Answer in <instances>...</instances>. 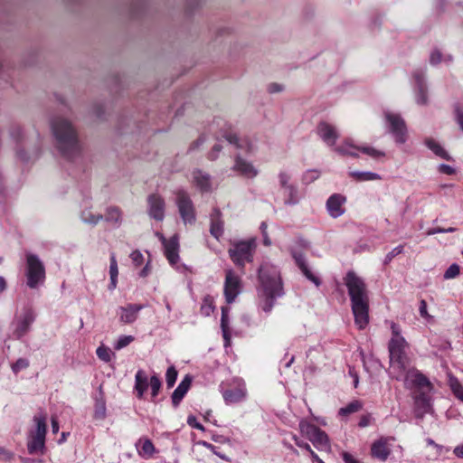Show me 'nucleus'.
<instances>
[{"instance_id":"1","label":"nucleus","mask_w":463,"mask_h":463,"mask_svg":"<svg viewBox=\"0 0 463 463\" xmlns=\"http://www.w3.org/2000/svg\"><path fill=\"white\" fill-rule=\"evenodd\" d=\"M258 282L259 307L265 313H270L276 304V299L281 298L285 293L280 271L274 265L263 263L258 271Z\"/></svg>"},{"instance_id":"2","label":"nucleus","mask_w":463,"mask_h":463,"mask_svg":"<svg viewBox=\"0 0 463 463\" xmlns=\"http://www.w3.org/2000/svg\"><path fill=\"white\" fill-rule=\"evenodd\" d=\"M344 283L347 288L354 323L360 330L369 324V294L364 280L354 271L349 270Z\"/></svg>"},{"instance_id":"3","label":"nucleus","mask_w":463,"mask_h":463,"mask_svg":"<svg viewBox=\"0 0 463 463\" xmlns=\"http://www.w3.org/2000/svg\"><path fill=\"white\" fill-rule=\"evenodd\" d=\"M52 130L57 141V147L64 158L73 160L80 155L78 135L71 122L56 118L52 121Z\"/></svg>"},{"instance_id":"4","label":"nucleus","mask_w":463,"mask_h":463,"mask_svg":"<svg viewBox=\"0 0 463 463\" xmlns=\"http://www.w3.org/2000/svg\"><path fill=\"white\" fill-rule=\"evenodd\" d=\"M392 338L388 344L390 357V374L392 378L400 379L408 365V356L405 349L408 345L405 338L402 335L401 326L392 322L391 324Z\"/></svg>"},{"instance_id":"5","label":"nucleus","mask_w":463,"mask_h":463,"mask_svg":"<svg viewBox=\"0 0 463 463\" xmlns=\"http://www.w3.org/2000/svg\"><path fill=\"white\" fill-rule=\"evenodd\" d=\"M33 421L36 424L35 430L28 434L27 450L31 455L45 454V436L47 432L46 415L40 413L34 415Z\"/></svg>"},{"instance_id":"6","label":"nucleus","mask_w":463,"mask_h":463,"mask_svg":"<svg viewBox=\"0 0 463 463\" xmlns=\"http://www.w3.org/2000/svg\"><path fill=\"white\" fill-rule=\"evenodd\" d=\"M26 284L30 288H36L46 279L45 267L40 258L33 253L26 255Z\"/></svg>"},{"instance_id":"7","label":"nucleus","mask_w":463,"mask_h":463,"mask_svg":"<svg viewBox=\"0 0 463 463\" xmlns=\"http://www.w3.org/2000/svg\"><path fill=\"white\" fill-rule=\"evenodd\" d=\"M255 250L256 242L254 239L241 241L234 242L232 248L229 249V256L237 267L244 269L246 262L253 261Z\"/></svg>"},{"instance_id":"8","label":"nucleus","mask_w":463,"mask_h":463,"mask_svg":"<svg viewBox=\"0 0 463 463\" xmlns=\"http://www.w3.org/2000/svg\"><path fill=\"white\" fill-rule=\"evenodd\" d=\"M175 195L176 205L178 207V212L183 222L185 224L194 223L196 220L195 208L187 192L184 190H178L175 192Z\"/></svg>"},{"instance_id":"9","label":"nucleus","mask_w":463,"mask_h":463,"mask_svg":"<svg viewBox=\"0 0 463 463\" xmlns=\"http://www.w3.org/2000/svg\"><path fill=\"white\" fill-rule=\"evenodd\" d=\"M300 429L317 449H327L330 448L327 434L317 425L311 423H300Z\"/></svg>"},{"instance_id":"10","label":"nucleus","mask_w":463,"mask_h":463,"mask_svg":"<svg viewBox=\"0 0 463 463\" xmlns=\"http://www.w3.org/2000/svg\"><path fill=\"white\" fill-rule=\"evenodd\" d=\"M335 152L342 156H349L352 157L357 156V151H360L374 159L383 157L385 156L384 152L375 149L373 146H356L353 145L349 140H345L344 143L335 148Z\"/></svg>"},{"instance_id":"11","label":"nucleus","mask_w":463,"mask_h":463,"mask_svg":"<svg viewBox=\"0 0 463 463\" xmlns=\"http://www.w3.org/2000/svg\"><path fill=\"white\" fill-rule=\"evenodd\" d=\"M385 119L389 124V130L399 144H403L407 139V127L404 119L399 114L385 112Z\"/></svg>"},{"instance_id":"12","label":"nucleus","mask_w":463,"mask_h":463,"mask_svg":"<svg viewBox=\"0 0 463 463\" xmlns=\"http://www.w3.org/2000/svg\"><path fill=\"white\" fill-rule=\"evenodd\" d=\"M242 282L241 278L232 269L226 270L223 294L227 304H232L241 291Z\"/></svg>"},{"instance_id":"13","label":"nucleus","mask_w":463,"mask_h":463,"mask_svg":"<svg viewBox=\"0 0 463 463\" xmlns=\"http://www.w3.org/2000/svg\"><path fill=\"white\" fill-rule=\"evenodd\" d=\"M390 439L394 440V438L382 437L379 439L373 441L371 446L372 457L383 462L386 461L392 451L389 445Z\"/></svg>"},{"instance_id":"14","label":"nucleus","mask_w":463,"mask_h":463,"mask_svg":"<svg viewBox=\"0 0 463 463\" xmlns=\"http://www.w3.org/2000/svg\"><path fill=\"white\" fill-rule=\"evenodd\" d=\"M317 133L320 138L330 146H334L339 137L336 128L326 121L318 123Z\"/></svg>"},{"instance_id":"15","label":"nucleus","mask_w":463,"mask_h":463,"mask_svg":"<svg viewBox=\"0 0 463 463\" xmlns=\"http://www.w3.org/2000/svg\"><path fill=\"white\" fill-rule=\"evenodd\" d=\"M161 241L164 245L165 258L167 259L171 265L176 264L179 260L178 235L175 234L168 240L162 236Z\"/></svg>"},{"instance_id":"16","label":"nucleus","mask_w":463,"mask_h":463,"mask_svg":"<svg viewBox=\"0 0 463 463\" xmlns=\"http://www.w3.org/2000/svg\"><path fill=\"white\" fill-rule=\"evenodd\" d=\"M247 395L245 383L240 381L236 386L227 389L222 392V397L226 404L238 403L242 402Z\"/></svg>"},{"instance_id":"17","label":"nucleus","mask_w":463,"mask_h":463,"mask_svg":"<svg viewBox=\"0 0 463 463\" xmlns=\"http://www.w3.org/2000/svg\"><path fill=\"white\" fill-rule=\"evenodd\" d=\"M210 233L217 241H219L224 233L222 213L217 207H214L210 213Z\"/></svg>"},{"instance_id":"18","label":"nucleus","mask_w":463,"mask_h":463,"mask_svg":"<svg viewBox=\"0 0 463 463\" xmlns=\"http://www.w3.org/2000/svg\"><path fill=\"white\" fill-rule=\"evenodd\" d=\"M149 215L156 221H163L165 217V200L157 194H153L147 199Z\"/></svg>"},{"instance_id":"19","label":"nucleus","mask_w":463,"mask_h":463,"mask_svg":"<svg viewBox=\"0 0 463 463\" xmlns=\"http://www.w3.org/2000/svg\"><path fill=\"white\" fill-rule=\"evenodd\" d=\"M346 198L340 194H332L326 201V209L329 215L333 218H338L345 213L344 204Z\"/></svg>"},{"instance_id":"20","label":"nucleus","mask_w":463,"mask_h":463,"mask_svg":"<svg viewBox=\"0 0 463 463\" xmlns=\"http://www.w3.org/2000/svg\"><path fill=\"white\" fill-rule=\"evenodd\" d=\"M145 307L144 305L141 304H128L125 307H120L118 309L119 321L123 324H132L134 323L140 310Z\"/></svg>"},{"instance_id":"21","label":"nucleus","mask_w":463,"mask_h":463,"mask_svg":"<svg viewBox=\"0 0 463 463\" xmlns=\"http://www.w3.org/2000/svg\"><path fill=\"white\" fill-rule=\"evenodd\" d=\"M292 257L295 260V262L298 269L301 270L303 275L311 282H313L317 287L320 286L321 280L318 277H317L308 267L306 262L305 257L300 252H293Z\"/></svg>"},{"instance_id":"22","label":"nucleus","mask_w":463,"mask_h":463,"mask_svg":"<svg viewBox=\"0 0 463 463\" xmlns=\"http://www.w3.org/2000/svg\"><path fill=\"white\" fill-rule=\"evenodd\" d=\"M430 410V397L424 392H419L414 396V413L417 418H422Z\"/></svg>"},{"instance_id":"23","label":"nucleus","mask_w":463,"mask_h":463,"mask_svg":"<svg viewBox=\"0 0 463 463\" xmlns=\"http://www.w3.org/2000/svg\"><path fill=\"white\" fill-rule=\"evenodd\" d=\"M193 378L186 374L172 394V403L175 408L178 407L192 385Z\"/></svg>"},{"instance_id":"24","label":"nucleus","mask_w":463,"mask_h":463,"mask_svg":"<svg viewBox=\"0 0 463 463\" xmlns=\"http://www.w3.org/2000/svg\"><path fill=\"white\" fill-rule=\"evenodd\" d=\"M408 364L410 363L408 362ZM409 365H407L404 374L399 380H411L412 384L419 388L429 387L430 385L429 379L419 371L409 369Z\"/></svg>"},{"instance_id":"25","label":"nucleus","mask_w":463,"mask_h":463,"mask_svg":"<svg viewBox=\"0 0 463 463\" xmlns=\"http://www.w3.org/2000/svg\"><path fill=\"white\" fill-rule=\"evenodd\" d=\"M34 314L32 310H27L22 319L18 322L17 326L14 332V335L17 339H21L30 330L31 325L34 321Z\"/></svg>"},{"instance_id":"26","label":"nucleus","mask_w":463,"mask_h":463,"mask_svg":"<svg viewBox=\"0 0 463 463\" xmlns=\"http://www.w3.org/2000/svg\"><path fill=\"white\" fill-rule=\"evenodd\" d=\"M149 386L148 376L146 373L139 369L135 374V386L134 392L136 396L141 400L144 398V394Z\"/></svg>"},{"instance_id":"27","label":"nucleus","mask_w":463,"mask_h":463,"mask_svg":"<svg viewBox=\"0 0 463 463\" xmlns=\"http://www.w3.org/2000/svg\"><path fill=\"white\" fill-rule=\"evenodd\" d=\"M233 170L239 172L247 178H253L258 175V170L250 162L244 160L240 156L235 157Z\"/></svg>"},{"instance_id":"28","label":"nucleus","mask_w":463,"mask_h":463,"mask_svg":"<svg viewBox=\"0 0 463 463\" xmlns=\"http://www.w3.org/2000/svg\"><path fill=\"white\" fill-rule=\"evenodd\" d=\"M425 144L437 156L447 161L451 160V156L449 153L434 139H426Z\"/></svg>"},{"instance_id":"29","label":"nucleus","mask_w":463,"mask_h":463,"mask_svg":"<svg viewBox=\"0 0 463 463\" xmlns=\"http://www.w3.org/2000/svg\"><path fill=\"white\" fill-rule=\"evenodd\" d=\"M194 179L196 184V185L202 190V191H209L211 188V182L210 177L208 175L203 174L201 170H197L194 172Z\"/></svg>"},{"instance_id":"30","label":"nucleus","mask_w":463,"mask_h":463,"mask_svg":"<svg viewBox=\"0 0 463 463\" xmlns=\"http://www.w3.org/2000/svg\"><path fill=\"white\" fill-rule=\"evenodd\" d=\"M362 408L363 402L358 400H354L348 403L346 406L340 408L338 411V415L345 417L359 411L360 410H362Z\"/></svg>"},{"instance_id":"31","label":"nucleus","mask_w":463,"mask_h":463,"mask_svg":"<svg viewBox=\"0 0 463 463\" xmlns=\"http://www.w3.org/2000/svg\"><path fill=\"white\" fill-rule=\"evenodd\" d=\"M228 313H229V307H222L221 327H222L223 338L227 342L230 341Z\"/></svg>"},{"instance_id":"32","label":"nucleus","mask_w":463,"mask_h":463,"mask_svg":"<svg viewBox=\"0 0 463 463\" xmlns=\"http://www.w3.org/2000/svg\"><path fill=\"white\" fill-rule=\"evenodd\" d=\"M350 175L358 182L380 180L381 176L373 172H352Z\"/></svg>"},{"instance_id":"33","label":"nucleus","mask_w":463,"mask_h":463,"mask_svg":"<svg viewBox=\"0 0 463 463\" xmlns=\"http://www.w3.org/2000/svg\"><path fill=\"white\" fill-rule=\"evenodd\" d=\"M140 442H142V445H141V449L138 450L139 455L142 456L143 458L152 457L156 451L153 442L148 439L140 440Z\"/></svg>"},{"instance_id":"34","label":"nucleus","mask_w":463,"mask_h":463,"mask_svg":"<svg viewBox=\"0 0 463 463\" xmlns=\"http://www.w3.org/2000/svg\"><path fill=\"white\" fill-rule=\"evenodd\" d=\"M213 309L214 306L213 298L211 296L204 297L200 308L201 314L208 317L213 312Z\"/></svg>"},{"instance_id":"35","label":"nucleus","mask_w":463,"mask_h":463,"mask_svg":"<svg viewBox=\"0 0 463 463\" xmlns=\"http://www.w3.org/2000/svg\"><path fill=\"white\" fill-rule=\"evenodd\" d=\"M449 386L453 394L461 402H463V385L457 378H450Z\"/></svg>"},{"instance_id":"36","label":"nucleus","mask_w":463,"mask_h":463,"mask_svg":"<svg viewBox=\"0 0 463 463\" xmlns=\"http://www.w3.org/2000/svg\"><path fill=\"white\" fill-rule=\"evenodd\" d=\"M106 417V402L103 398L98 399L95 403L94 418L103 420Z\"/></svg>"},{"instance_id":"37","label":"nucleus","mask_w":463,"mask_h":463,"mask_svg":"<svg viewBox=\"0 0 463 463\" xmlns=\"http://www.w3.org/2000/svg\"><path fill=\"white\" fill-rule=\"evenodd\" d=\"M149 385L151 387L152 400H154L158 395V393L160 392V389L162 386V382H161L160 378L155 374V375L151 376V378L149 380Z\"/></svg>"},{"instance_id":"38","label":"nucleus","mask_w":463,"mask_h":463,"mask_svg":"<svg viewBox=\"0 0 463 463\" xmlns=\"http://www.w3.org/2000/svg\"><path fill=\"white\" fill-rule=\"evenodd\" d=\"M177 375L178 373L175 366L172 365L168 367L165 373V381L168 388H172L175 385L177 379Z\"/></svg>"},{"instance_id":"39","label":"nucleus","mask_w":463,"mask_h":463,"mask_svg":"<svg viewBox=\"0 0 463 463\" xmlns=\"http://www.w3.org/2000/svg\"><path fill=\"white\" fill-rule=\"evenodd\" d=\"M121 218V212L118 207H110L107 210L106 221L118 222Z\"/></svg>"},{"instance_id":"40","label":"nucleus","mask_w":463,"mask_h":463,"mask_svg":"<svg viewBox=\"0 0 463 463\" xmlns=\"http://www.w3.org/2000/svg\"><path fill=\"white\" fill-rule=\"evenodd\" d=\"M30 365V363L25 358H19L15 363H14L11 366L12 371L14 373L17 374L22 370H24L28 368Z\"/></svg>"},{"instance_id":"41","label":"nucleus","mask_w":463,"mask_h":463,"mask_svg":"<svg viewBox=\"0 0 463 463\" xmlns=\"http://www.w3.org/2000/svg\"><path fill=\"white\" fill-rule=\"evenodd\" d=\"M416 101L419 105H426L428 102V93L426 85L417 87Z\"/></svg>"},{"instance_id":"42","label":"nucleus","mask_w":463,"mask_h":463,"mask_svg":"<svg viewBox=\"0 0 463 463\" xmlns=\"http://www.w3.org/2000/svg\"><path fill=\"white\" fill-rule=\"evenodd\" d=\"M459 273H460V267L458 264L453 263L445 271L444 279H454V278L458 277L459 275Z\"/></svg>"},{"instance_id":"43","label":"nucleus","mask_w":463,"mask_h":463,"mask_svg":"<svg viewBox=\"0 0 463 463\" xmlns=\"http://www.w3.org/2000/svg\"><path fill=\"white\" fill-rule=\"evenodd\" d=\"M96 354H97V356L104 362H109L111 359V352H110L109 348H108V347H105V346L98 347Z\"/></svg>"},{"instance_id":"44","label":"nucleus","mask_w":463,"mask_h":463,"mask_svg":"<svg viewBox=\"0 0 463 463\" xmlns=\"http://www.w3.org/2000/svg\"><path fill=\"white\" fill-rule=\"evenodd\" d=\"M133 341H134V337L132 335H123V336L119 337V339L118 340V342L115 345V348L119 350L121 348L126 347Z\"/></svg>"},{"instance_id":"45","label":"nucleus","mask_w":463,"mask_h":463,"mask_svg":"<svg viewBox=\"0 0 463 463\" xmlns=\"http://www.w3.org/2000/svg\"><path fill=\"white\" fill-rule=\"evenodd\" d=\"M403 251V245H399L392 249L389 253L386 254L384 263L387 264L392 260L397 255Z\"/></svg>"},{"instance_id":"46","label":"nucleus","mask_w":463,"mask_h":463,"mask_svg":"<svg viewBox=\"0 0 463 463\" xmlns=\"http://www.w3.org/2000/svg\"><path fill=\"white\" fill-rule=\"evenodd\" d=\"M287 190H288V198L286 200V203H288V204L297 203H298L297 189L292 185H288V186H287Z\"/></svg>"},{"instance_id":"47","label":"nucleus","mask_w":463,"mask_h":463,"mask_svg":"<svg viewBox=\"0 0 463 463\" xmlns=\"http://www.w3.org/2000/svg\"><path fill=\"white\" fill-rule=\"evenodd\" d=\"M109 275L110 277H118V263L114 253L110 256Z\"/></svg>"},{"instance_id":"48","label":"nucleus","mask_w":463,"mask_h":463,"mask_svg":"<svg viewBox=\"0 0 463 463\" xmlns=\"http://www.w3.org/2000/svg\"><path fill=\"white\" fill-rule=\"evenodd\" d=\"M83 219L88 223L97 224L99 222H100L103 219V215L102 214L95 215V214L89 213V216L84 214Z\"/></svg>"},{"instance_id":"49","label":"nucleus","mask_w":463,"mask_h":463,"mask_svg":"<svg viewBox=\"0 0 463 463\" xmlns=\"http://www.w3.org/2000/svg\"><path fill=\"white\" fill-rule=\"evenodd\" d=\"M457 229L454 228V227H449L448 229H445V228H440V227H437V228H432V229H430L428 232H427V234L428 235H432V234H436V233H446V232H456Z\"/></svg>"},{"instance_id":"50","label":"nucleus","mask_w":463,"mask_h":463,"mask_svg":"<svg viewBox=\"0 0 463 463\" xmlns=\"http://www.w3.org/2000/svg\"><path fill=\"white\" fill-rule=\"evenodd\" d=\"M413 78L415 80L417 87H420V86L426 85L425 81H424V72L422 71H416L413 73Z\"/></svg>"},{"instance_id":"51","label":"nucleus","mask_w":463,"mask_h":463,"mask_svg":"<svg viewBox=\"0 0 463 463\" xmlns=\"http://www.w3.org/2000/svg\"><path fill=\"white\" fill-rule=\"evenodd\" d=\"M293 440L295 441V444L298 447L307 450V452L311 451L312 449H311L310 445L308 443L305 442L304 440L300 439L299 438H298L296 435L293 436Z\"/></svg>"},{"instance_id":"52","label":"nucleus","mask_w":463,"mask_h":463,"mask_svg":"<svg viewBox=\"0 0 463 463\" xmlns=\"http://www.w3.org/2000/svg\"><path fill=\"white\" fill-rule=\"evenodd\" d=\"M14 458V453L0 447V459L11 461Z\"/></svg>"},{"instance_id":"53","label":"nucleus","mask_w":463,"mask_h":463,"mask_svg":"<svg viewBox=\"0 0 463 463\" xmlns=\"http://www.w3.org/2000/svg\"><path fill=\"white\" fill-rule=\"evenodd\" d=\"M223 137L231 144L235 145L237 147H241L239 144V138L235 134L226 133L223 135Z\"/></svg>"},{"instance_id":"54","label":"nucleus","mask_w":463,"mask_h":463,"mask_svg":"<svg viewBox=\"0 0 463 463\" xmlns=\"http://www.w3.org/2000/svg\"><path fill=\"white\" fill-rule=\"evenodd\" d=\"M372 417L370 414H364L360 417L358 426L360 428H365L370 425Z\"/></svg>"},{"instance_id":"55","label":"nucleus","mask_w":463,"mask_h":463,"mask_svg":"<svg viewBox=\"0 0 463 463\" xmlns=\"http://www.w3.org/2000/svg\"><path fill=\"white\" fill-rule=\"evenodd\" d=\"M187 423L192 427V428H194V429H197V430H204V427L199 423L197 420H196V418L194 417V416H189L188 419H187Z\"/></svg>"},{"instance_id":"56","label":"nucleus","mask_w":463,"mask_h":463,"mask_svg":"<svg viewBox=\"0 0 463 463\" xmlns=\"http://www.w3.org/2000/svg\"><path fill=\"white\" fill-rule=\"evenodd\" d=\"M439 171L441 174H445V175H449L455 174V169L452 166H450L449 165H445V164L439 165Z\"/></svg>"},{"instance_id":"57","label":"nucleus","mask_w":463,"mask_h":463,"mask_svg":"<svg viewBox=\"0 0 463 463\" xmlns=\"http://www.w3.org/2000/svg\"><path fill=\"white\" fill-rule=\"evenodd\" d=\"M441 61V53L439 51L435 50L431 52L430 61L431 64L436 65Z\"/></svg>"},{"instance_id":"58","label":"nucleus","mask_w":463,"mask_h":463,"mask_svg":"<svg viewBox=\"0 0 463 463\" xmlns=\"http://www.w3.org/2000/svg\"><path fill=\"white\" fill-rule=\"evenodd\" d=\"M222 150L221 145H214L212 151L209 153L208 158L210 160H214L217 157V154Z\"/></svg>"},{"instance_id":"59","label":"nucleus","mask_w":463,"mask_h":463,"mask_svg":"<svg viewBox=\"0 0 463 463\" xmlns=\"http://www.w3.org/2000/svg\"><path fill=\"white\" fill-rule=\"evenodd\" d=\"M343 460L345 463H358V460L354 458V456L346 451L342 453Z\"/></svg>"},{"instance_id":"60","label":"nucleus","mask_w":463,"mask_h":463,"mask_svg":"<svg viewBox=\"0 0 463 463\" xmlns=\"http://www.w3.org/2000/svg\"><path fill=\"white\" fill-rule=\"evenodd\" d=\"M205 142V138L203 137H199L195 141H194L190 146V150L197 149L201 145Z\"/></svg>"},{"instance_id":"61","label":"nucleus","mask_w":463,"mask_h":463,"mask_svg":"<svg viewBox=\"0 0 463 463\" xmlns=\"http://www.w3.org/2000/svg\"><path fill=\"white\" fill-rule=\"evenodd\" d=\"M131 258L137 264H141L143 261V256L138 250H135L131 253Z\"/></svg>"},{"instance_id":"62","label":"nucleus","mask_w":463,"mask_h":463,"mask_svg":"<svg viewBox=\"0 0 463 463\" xmlns=\"http://www.w3.org/2000/svg\"><path fill=\"white\" fill-rule=\"evenodd\" d=\"M419 311L422 317H426L428 316L427 303L424 299L420 300V302Z\"/></svg>"},{"instance_id":"63","label":"nucleus","mask_w":463,"mask_h":463,"mask_svg":"<svg viewBox=\"0 0 463 463\" xmlns=\"http://www.w3.org/2000/svg\"><path fill=\"white\" fill-rule=\"evenodd\" d=\"M288 180H289V176L288 174L286 173H280L279 174V182H280V184L285 187L287 189V186H288L289 184H288Z\"/></svg>"},{"instance_id":"64","label":"nucleus","mask_w":463,"mask_h":463,"mask_svg":"<svg viewBox=\"0 0 463 463\" xmlns=\"http://www.w3.org/2000/svg\"><path fill=\"white\" fill-rule=\"evenodd\" d=\"M283 90L282 86L278 84V83H271L269 88H268V90L269 92L270 93H277V92H280L281 90Z\"/></svg>"}]
</instances>
